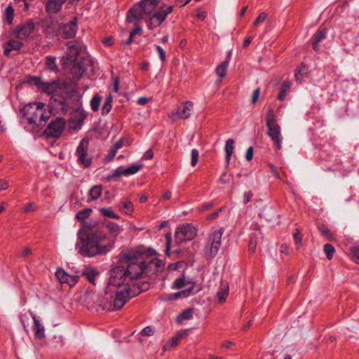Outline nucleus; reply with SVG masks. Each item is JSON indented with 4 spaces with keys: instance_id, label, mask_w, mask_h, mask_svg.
<instances>
[{
    "instance_id": "obj_14",
    "label": "nucleus",
    "mask_w": 359,
    "mask_h": 359,
    "mask_svg": "<svg viewBox=\"0 0 359 359\" xmlns=\"http://www.w3.org/2000/svg\"><path fill=\"white\" fill-rule=\"evenodd\" d=\"M267 135L271 138L278 150L282 148V140L280 126L278 124H273L266 126Z\"/></svg>"
},
{
    "instance_id": "obj_37",
    "label": "nucleus",
    "mask_w": 359,
    "mask_h": 359,
    "mask_svg": "<svg viewBox=\"0 0 359 359\" xmlns=\"http://www.w3.org/2000/svg\"><path fill=\"white\" fill-rule=\"evenodd\" d=\"M101 100L102 97L98 95H95L93 97L90 101V107L93 111H98L100 106Z\"/></svg>"
},
{
    "instance_id": "obj_36",
    "label": "nucleus",
    "mask_w": 359,
    "mask_h": 359,
    "mask_svg": "<svg viewBox=\"0 0 359 359\" xmlns=\"http://www.w3.org/2000/svg\"><path fill=\"white\" fill-rule=\"evenodd\" d=\"M32 255L31 248H22L17 251V256L20 258L27 259L30 255Z\"/></svg>"
},
{
    "instance_id": "obj_54",
    "label": "nucleus",
    "mask_w": 359,
    "mask_h": 359,
    "mask_svg": "<svg viewBox=\"0 0 359 359\" xmlns=\"http://www.w3.org/2000/svg\"><path fill=\"white\" fill-rule=\"evenodd\" d=\"M293 237L295 241V243L300 246L302 245V236L300 233L299 229H296L293 232Z\"/></svg>"
},
{
    "instance_id": "obj_11",
    "label": "nucleus",
    "mask_w": 359,
    "mask_h": 359,
    "mask_svg": "<svg viewBox=\"0 0 359 359\" xmlns=\"http://www.w3.org/2000/svg\"><path fill=\"white\" fill-rule=\"evenodd\" d=\"M35 29V24L32 20H28L25 23L20 24L16 27L13 33L15 36L20 40L27 39Z\"/></svg>"
},
{
    "instance_id": "obj_59",
    "label": "nucleus",
    "mask_w": 359,
    "mask_h": 359,
    "mask_svg": "<svg viewBox=\"0 0 359 359\" xmlns=\"http://www.w3.org/2000/svg\"><path fill=\"white\" fill-rule=\"evenodd\" d=\"M156 49L159 55L160 60L162 62L165 61L166 55L163 48L160 46H156Z\"/></svg>"
},
{
    "instance_id": "obj_21",
    "label": "nucleus",
    "mask_w": 359,
    "mask_h": 359,
    "mask_svg": "<svg viewBox=\"0 0 359 359\" xmlns=\"http://www.w3.org/2000/svg\"><path fill=\"white\" fill-rule=\"evenodd\" d=\"M31 316L34 320V336L36 339H41L45 337L44 327L41 324L39 320L36 318V315L31 312Z\"/></svg>"
},
{
    "instance_id": "obj_58",
    "label": "nucleus",
    "mask_w": 359,
    "mask_h": 359,
    "mask_svg": "<svg viewBox=\"0 0 359 359\" xmlns=\"http://www.w3.org/2000/svg\"><path fill=\"white\" fill-rule=\"evenodd\" d=\"M79 278L78 276L69 275L65 283L68 284L69 286H73L78 282Z\"/></svg>"
},
{
    "instance_id": "obj_33",
    "label": "nucleus",
    "mask_w": 359,
    "mask_h": 359,
    "mask_svg": "<svg viewBox=\"0 0 359 359\" xmlns=\"http://www.w3.org/2000/svg\"><path fill=\"white\" fill-rule=\"evenodd\" d=\"M155 260L156 258L153 257L147 261L144 260V273L148 274L150 272L155 273Z\"/></svg>"
},
{
    "instance_id": "obj_57",
    "label": "nucleus",
    "mask_w": 359,
    "mask_h": 359,
    "mask_svg": "<svg viewBox=\"0 0 359 359\" xmlns=\"http://www.w3.org/2000/svg\"><path fill=\"white\" fill-rule=\"evenodd\" d=\"M351 252L353 255L354 262L359 264V245L352 248Z\"/></svg>"
},
{
    "instance_id": "obj_35",
    "label": "nucleus",
    "mask_w": 359,
    "mask_h": 359,
    "mask_svg": "<svg viewBox=\"0 0 359 359\" xmlns=\"http://www.w3.org/2000/svg\"><path fill=\"white\" fill-rule=\"evenodd\" d=\"M111 102H112V98H111V96L109 95L105 99L104 103L102 106V115H107L109 113V111H111V109L112 108Z\"/></svg>"
},
{
    "instance_id": "obj_44",
    "label": "nucleus",
    "mask_w": 359,
    "mask_h": 359,
    "mask_svg": "<svg viewBox=\"0 0 359 359\" xmlns=\"http://www.w3.org/2000/svg\"><path fill=\"white\" fill-rule=\"evenodd\" d=\"M194 287H190L186 290L177 292L174 294V298L177 299L180 297H187L193 294Z\"/></svg>"
},
{
    "instance_id": "obj_17",
    "label": "nucleus",
    "mask_w": 359,
    "mask_h": 359,
    "mask_svg": "<svg viewBox=\"0 0 359 359\" xmlns=\"http://www.w3.org/2000/svg\"><path fill=\"white\" fill-rule=\"evenodd\" d=\"M144 13V8L142 7L140 3L134 5L128 12L127 20L132 22L134 20H139L142 18Z\"/></svg>"
},
{
    "instance_id": "obj_26",
    "label": "nucleus",
    "mask_w": 359,
    "mask_h": 359,
    "mask_svg": "<svg viewBox=\"0 0 359 359\" xmlns=\"http://www.w3.org/2000/svg\"><path fill=\"white\" fill-rule=\"evenodd\" d=\"M234 149V140L233 139H228L226 142L225 152H226V162L229 165L230 163L231 156Z\"/></svg>"
},
{
    "instance_id": "obj_61",
    "label": "nucleus",
    "mask_w": 359,
    "mask_h": 359,
    "mask_svg": "<svg viewBox=\"0 0 359 359\" xmlns=\"http://www.w3.org/2000/svg\"><path fill=\"white\" fill-rule=\"evenodd\" d=\"M163 268V262L159 259L156 258V260H155V273H157L158 271H161Z\"/></svg>"
},
{
    "instance_id": "obj_31",
    "label": "nucleus",
    "mask_w": 359,
    "mask_h": 359,
    "mask_svg": "<svg viewBox=\"0 0 359 359\" xmlns=\"http://www.w3.org/2000/svg\"><path fill=\"white\" fill-rule=\"evenodd\" d=\"M126 168L123 166L118 167L112 174L109 175L106 177V180L107 181L116 180L117 177L121 176H126Z\"/></svg>"
},
{
    "instance_id": "obj_12",
    "label": "nucleus",
    "mask_w": 359,
    "mask_h": 359,
    "mask_svg": "<svg viewBox=\"0 0 359 359\" xmlns=\"http://www.w3.org/2000/svg\"><path fill=\"white\" fill-rule=\"evenodd\" d=\"M65 126V121L62 118H56L52 121L45 130V133L48 137H59Z\"/></svg>"
},
{
    "instance_id": "obj_48",
    "label": "nucleus",
    "mask_w": 359,
    "mask_h": 359,
    "mask_svg": "<svg viewBox=\"0 0 359 359\" xmlns=\"http://www.w3.org/2000/svg\"><path fill=\"white\" fill-rule=\"evenodd\" d=\"M189 283L186 281L184 276L176 279L172 285L173 289H180L185 285H187Z\"/></svg>"
},
{
    "instance_id": "obj_42",
    "label": "nucleus",
    "mask_w": 359,
    "mask_h": 359,
    "mask_svg": "<svg viewBox=\"0 0 359 359\" xmlns=\"http://www.w3.org/2000/svg\"><path fill=\"white\" fill-rule=\"evenodd\" d=\"M14 16V11L11 4H9L5 10V17L7 22L11 25L13 22Z\"/></svg>"
},
{
    "instance_id": "obj_28",
    "label": "nucleus",
    "mask_w": 359,
    "mask_h": 359,
    "mask_svg": "<svg viewBox=\"0 0 359 359\" xmlns=\"http://www.w3.org/2000/svg\"><path fill=\"white\" fill-rule=\"evenodd\" d=\"M229 64V59L227 58L225 61L218 65L215 69L217 75L220 78H224L226 75V69Z\"/></svg>"
},
{
    "instance_id": "obj_13",
    "label": "nucleus",
    "mask_w": 359,
    "mask_h": 359,
    "mask_svg": "<svg viewBox=\"0 0 359 359\" xmlns=\"http://www.w3.org/2000/svg\"><path fill=\"white\" fill-rule=\"evenodd\" d=\"M67 45L68 50L66 55L61 58V63L64 67L75 62L81 50V47L77 44L68 43Z\"/></svg>"
},
{
    "instance_id": "obj_60",
    "label": "nucleus",
    "mask_w": 359,
    "mask_h": 359,
    "mask_svg": "<svg viewBox=\"0 0 359 359\" xmlns=\"http://www.w3.org/2000/svg\"><path fill=\"white\" fill-rule=\"evenodd\" d=\"M259 95H260V89L256 88L252 93L251 102L252 104H255L257 102V100L259 97Z\"/></svg>"
},
{
    "instance_id": "obj_23",
    "label": "nucleus",
    "mask_w": 359,
    "mask_h": 359,
    "mask_svg": "<svg viewBox=\"0 0 359 359\" xmlns=\"http://www.w3.org/2000/svg\"><path fill=\"white\" fill-rule=\"evenodd\" d=\"M229 283L222 280L219 289L217 292V297L219 302H224L229 295Z\"/></svg>"
},
{
    "instance_id": "obj_18",
    "label": "nucleus",
    "mask_w": 359,
    "mask_h": 359,
    "mask_svg": "<svg viewBox=\"0 0 359 359\" xmlns=\"http://www.w3.org/2000/svg\"><path fill=\"white\" fill-rule=\"evenodd\" d=\"M20 39H10L8 41L4 43V54L6 56H8L12 50H19L21 49L24 44Z\"/></svg>"
},
{
    "instance_id": "obj_3",
    "label": "nucleus",
    "mask_w": 359,
    "mask_h": 359,
    "mask_svg": "<svg viewBox=\"0 0 359 359\" xmlns=\"http://www.w3.org/2000/svg\"><path fill=\"white\" fill-rule=\"evenodd\" d=\"M144 256L145 253L136 249L124 251L120 254L119 262L126 266V271L131 283L144 273Z\"/></svg>"
},
{
    "instance_id": "obj_24",
    "label": "nucleus",
    "mask_w": 359,
    "mask_h": 359,
    "mask_svg": "<svg viewBox=\"0 0 359 359\" xmlns=\"http://www.w3.org/2000/svg\"><path fill=\"white\" fill-rule=\"evenodd\" d=\"M161 0H142L140 1L145 14H150L157 6Z\"/></svg>"
},
{
    "instance_id": "obj_15",
    "label": "nucleus",
    "mask_w": 359,
    "mask_h": 359,
    "mask_svg": "<svg viewBox=\"0 0 359 359\" xmlns=\"http://www.w3.org/2000/svg\"><path fill=\"white\" fill-rule=\"evenodd\" d=\"M193 105L194 104L192 102H186L185 103L179 106L175 111H173L170 114V117L172 118H188L191 115Z\"/></svg>"
},
{
    "instance_id": "obj_8",
    "label": "nucleus",
    "mask_w": 359,
    "mask_h": 359,
    "mask_svg": "<svg viewBox=\"0 0 359 359\" xmlns=\"http://www.w3.org/2000/svg\"><path fill=\"white\" fill-rule=\"evenodd\" d=\"M196 229L191 224H182L176 230L175 242L180 244L186 241H191L196 236Z\"/></svg>"
},
{
    "instance_id": "obj_19",
    "label": "nucleus",
    "mask_w": 359,
    "mask_h": 359,
    "mask_svg": "<svg viewBox=\"0 0 359 359\" xmlns=\"http://www.w3.org/2000/svg\"><path fill=\"white\" fill-rule=\"evenodd\" d=\"M187 334H188L187 330H182V331L178 332L175 337L171 338L163 345V350L167 351V350L171 349L172 348H175L176 346L178 345L180 340L184 337L187 336Z\"/></svg>"
},
{
    "instance_id": "obj_63",
    "label": "nucleus",
    "mask_w": 359,
    "mask_h": 359,
    "mask_svg": "<svg viewBox=\"0 0 359 359\" xmlns=\"http://www.w3.org/2000/svg\"><path fill=\"white\" fill-rule=\"evenodd\" d=\"M35 210V204L34 203H29L27 204L23 209V212L25 213L33 212Z\"/></svg>"
},
{
    "instance_id": "obj_49",
    "label": "nucleus",
    "mask_w": 359,
    "mask_h": 359,
    "mask_svg": "<svg viewBox=\"0 0 359 359\" xmlns=\"http://www.w3.org/2000/svg\"><path fill=\"white\" fill-rule=\"evenodd\" d=\"M323 250L326 254L327 258L329 260L332 259L334 252V248L331 244L327 243L324 245Z\"/></svg>"
},
{
    "instance_id": "obj_7",
    "label": "nucleus",
    "mask_w": 359,
    "mask_h": 359,
    "mask_svg": "<svg viewBox=\"0 0 359 359\" xmlns=\"http://www.w3.org/2000/svg\"><path fill=\"white\" fill-rule=\"evenodd\" d=\"M173 6L171 5L163 4L159 9L154 13L148 22V28L153 29L160 26L166 19L167 16L172 13Z\"/></svg>"
},
{
    "instance_id": "obj_41",
    "label": "nucleus",
    "mask_w": 359,
    "mask_h": 359,
    "mask_svg": "<svg viewBox=\"0 0 359 359\" xmlns=\"http://www.w3.org/2000/svg\"><path fill=\"white\" fill-rule=\"evenodd\" d=\"M142 32V28L139 25H137L134 29H133L130 32V35H129V37L128 39L123 42V43L125 45H129L133 41V37L134 36H135L136 34H141Z\"/></svg>"
},
{
    "instance_id": "obj_51",
    "label": "nucleus",
    "mask_w": 359,
    "mask_h": 359,
    "mask_svg": "<svg viewBox=\"0 0 359 359\" xmlns=\"http://www.w3.org/2000/svg\"><path fill=\"white\" fill-rule=\"evenodd\" d=\"M193 311L191 309L184 310L180 316L182 320H189L192 318Z\"/></svg>"
},
{
    "instance_id": "obj_50",
    "label": "nucleus",
    "mask_w": 359,
    "mask_h": 359,
    "mask_svg": "<svg viewBox=\"0 0 359 359\" xmlns=\"http://www.w3.org/2000/svg\"><path fill=\"white\" fill-rule=\"evenodd\" d=\"M319 230L321 232V233L325 236L327 239L329 240H332L333 238L332 237V233H331V231L328 229L327 227H326L325 226H322L319 228Z\"/></svg>"
},
{
    "instance_id": "obj_25",
    "label": "nucleus",
    "mask_w": 359,
    "mask_h": 359,
    "mask_svg": "<svg viewBox=\"0 0 359 359\" xmlns=\"http://www.w3.org/2000/svg\"><path fill=\"white\" fill-rule=\"evenodd\" d=\"M327 31L325 29L318 30L313 35L311 41L313 48L315 50H318L319 49L318 43L326 37Z\"/></svg>"
},
{
    "instance_id": "obj_2",
    "label": "nucleus",
    "mask_w": 359,
    "mask_h": 359,
    "mask_svg": "<svg viewBox=\"0 0 359 359\" xmlns=\"http://www.w3.org/2000/svg\"><path fill=\"white\" fill-rule=\"evenodd\" d=\"M21 122L31 126V130L38 131L46 123L50 112L45 109L43 102H35L25 105L20 110Z\"/></svg>"
},
{
    "instance_id": "obj_52",
    "label": "nucleus",
    "mask_w": 359,
    "mask_h": 359,
    "mask_svg": "<svg viewBox=\"0 0 359 359\" xmlns=\"http://www.w3.org/2000/svg\"><path fill=\"white\" fill-rule=\"evenodd\" d=\"M267 18V14L264 12L261 13L259 16L256 18L255 22H253V25L255 27L258 26L260 23L263 22L266 20Z\"/></svg>"
},
{
    "instance_id": "obj_45",
    "label": "nucleus",
    "mask_w": 359,
    "mask_h": 359,
    "mask_svg": "<svg viewBox=\"0 0 359 359\" xmlns=\"http://www.w3.org/2000/svg\"><path fill=\"white\" fill-rule=\"evenodd\" d=\"M307 72V68L306 65H301L297 72L295 73V77L297 81L301 82V80Z\"/></svg>"
},
{
    "instance_id": "obj_16",
    "label": "nucleus",
    "mask_w": 359,
    "mask_h": 359,
    "mask_svg": "<svg viewBox=\"0 0 359 359\" xmlns=\"http://www.w3.org/2000/svg\"><path fill=\"white\" fill-rule=\"evenodd\" d=\"M77 29V18L74 17L69 23L65 24L60 27V32L65 39H68L76 36Z\"/></svg>"
},
{
    "instance_id": "obj_30",
    "label": "nucleus",
    "mask_w": 359,
    "mask_h": 359,
    "mask_svg": "<svg viewBox=\"0 0 359 359\" xmlns=\"http://www.w3.org/2000/svg\"><path fill=\"white\" fill-rule=\"evenodd\" d=\"M55 57L48 55L46 57L45 65L48 70L54 72H57L58 67L55 63Z\"/></svg>"
},
{
    "instance_id": "obj_47",
    "label": "nucleus",
    "mask_w": 359,
    "mask_h": 359,
    "mask_svg": "<svg viewBox=\"0 0 359 359\" xmlns=\"http://www.w3.org/2000/svg\"><path fill=\"white\" fill-rule=\"evenodd\" d=\"M134 207L131 201H127L123 203L122 211L126 215H131L133 212Z\"/></svg>"
},
{
    "instance_id": "obj_55",
    "label": "nucleus",
    "mask_w": 359,
    "mask_h": 359,
    "mask_svg": "<svg viewBox=\"0 0 359 359\" xmlns=\"http://www.w3.org/2000/svg\"><path fill=\"white\" fill-rule=\"evenodd\" d=\"M117 153V151H116L114 149L111 148L109 151L108 154L104 158V162L106 163L111 162L115 157L116 154Z\"/></svg>"
},
{
    "instance_id": "obj_64",
    "label": "nucleus",
    "mask_w": 359,
    "mask_h": 359,
    "mask_svg": "<svg viewBox=\"0 0 359 359\" xmlns=\"http://www.w3.org/2000/svg\"><path fill=\"white\" fill-rule=\"evenodd\" d=\"M102 43L105 46H111L114 44V38L112 36H109L102 39Z\"/></svg>"
},
{
    "instance_id": "obj_29",
    "label": "nucleus",
    "mask_w": 359,
    "mask_h": 359,
    "mask_svg": "<svg viewBox=\"0 0 359 359\" xmlns=\"http://www.w3.org/2000/svg\"><path fill=\"white\" fill-rule=\"evenodd\" d=\"M98 275V272L95 269H87L83 273V276L92 284H95V277Z\"/></svg>"
},
{
    "instance_id": "obj_5",
    "label": "nucleus",
    "mask_w": 359,
    "mask_h": 359,
    "mask_svg": "<svg viewBox=\"0 0 359 359\" xmlns=\"http://www.w3.org/2000/svg\"><path fill=\"white\" fill-rule=\"evenodd\" d=\"M131 282L126 271V266L119 264L114 267L110 271L109 285L107 287H130Z\"/></svg>"
},
{
    "instance_id": "obj_46",
    "label": "nucleus",
    "mask_w": 359,
    "mask_h": 359,
    "mask_svg": "<svg viewBox=\"0 0 359 359\" xmlns=\"http://www.w3.org/2000/svg\"><path fill=\"white\" fill-rule=\"evenodd\" d=\"M55 276L61 283H65L69 274H67L63 269H57L55 272Z\"/></svg>"
},
{
    "instance_id": "obj_53",
    "label": "nucleus",
    "mask_w": 359,
    "mask_h": 359,
    "mask_svg": "<svg viewBox=\"0 0 359 359\" xmlns=\"http://www.w3.org/2000/svg\"><path fill=\"white\" fill-rule=\"evenodd\" d=\"M191 165L192 166H195L198 161V158H199V154H198V151L196 149H193L191 151Z\"/></svg>"
},
{
    "instance_id": "obj_4",
    "label": "nucleus",
    "mask_w": 359,
    "mask_h": 359,
    "mask_svg": "<svg viewBox=\"0 0 359 359\" xmlns=\"http://www.w3.org/2000/svg\"><path fill=\"white\" fill-rule=\"evenodd\" d=\"M136 293L133 291L130 287H124L114 290V288L107 287L104 299L101 304L103 309L109 311H115L121 309L126 302L135 297Z\"/></svg>"
},
{
    "instance_id": "obj_6",
    "label": "nucleus",
    "mask_w": 359,
    "mask_h": 359,
    "mask_svg": "<svg viewBox=\"0 0 359 359\" xmlns=\"http://www.w3.org/2000/svg\"><path fill=\"white\" fill-rule=\"evenodd\" d=\"M224 233L223 228L212 231L208 236L206 245L204 248V253L208 258H214L222 244V237Z\"/></svg>"
},
{
    "instance_id": "obj_1",
    "label": "nucleus",
    "mask_w": 359,
    "mask_h": 359,
    "mask_svg": "<svg viewBox=\"0 0 359 359\" xmlns=\"http://www.w3.org/2000/svg\"><path fill=\"white\" fill-rule=\"evenodd\" d=\"M108 233L101 229H91L86 232H78V241L76 248L83 257H93L99 255H105L113 248L121 227L110 222L107 224Z\"/></svg>"
},
{
    "instance_id": "obj_22",
    "label": "nucleus",
    "mask_w": 359,
    "mask_h": 359,
    "mask_svg": "<svg viewBox=\"0 0 359 359\" xmlns=\"http://www.w3.org/2000/svg\"><path fill=\"white\" fill-rule=\"evenodd\" d=\"M85 68L83 65L79 62H72V67L70 68V72L75 79H80L85 72Z\"/></svg>"
},
{
    "instance_id": "obj_20",
    "label": "nucleus",
    "mask_w": 359,
    "mask_h": 359,
    "mask_svg": "<svg viewBox=\"0 0 359 359\" xmlns=\"http://www.w3.org/2000/svg\"><path fill=\"white\" fill-rule=\"evenodd\" d=\"M67 0H49L46 5V11L48 14L57 13Z\"/></svg>"
},
{
    "instance_id": "obj_43",
    "label": "nucleus",
    "mask_w": 359,
    "mask_h": 359,
    "mask_svg": "<svg viewBox=\"0 0 359 359\" xmlns=\"http://www.w3.org/2000/svg\"><path fill=\"white\" fill-rule=\"evenodd\" d=\"M54 102V106L60 109L63 114H65L68 111L69 106L65 103L64 100H57V99H55Z\"/></svg>"
},
{
    "instance_id": "obj_38",
    "label": "nucleus",
    "mask_w": 359,
    "mask_h": 359,
    "mask_svg": "<svg viewBox=\"0 0 359 359\" xmlns=\"http://www.w3.org/2000/svg\"><path fill=\"white\" fill-rule=\"evenodd\" d=\"M100 212L104 217H107L109 218L117 219H118L120 217L116 215L112 210L110 208H102L100 209Z\"/></svg>"
},
{
    "instance_id": "obj_56",
    "label": "nucleus",
    "mask_w": 359,
    "mask_h": 359,
    "mask_svg": "<svg viewBox=\"0 0 359 359\" xmlns=\"http://www.w3.org/2000/svg\"><path fill=\"white\" fill-rule=\"evenodd\" d=\"M165 239H166V249H165V253L166 255H169V251L171 248V243H172V234L171 233H168L165 234Z\"/></svg>"
},
{
    "instance_id": "obj_10",
    "label": "nucleus",
    "mask_w": 359,
    "mask_h": 359,
    "mask_svg": "<svg viewBox=\"0 0 359 359\" xmlns=\"http://www.w3.org/2000/svg\"><path fill=\"white\" fill-rule=\"evenodd\" d=\"M29 81L36 86L41 93L48 95L53 94L60 88V82L57 80L44 82L39 77H32Z\"/></svg>"
},
{
    "instance_id": "obj_32",
    "label": "nucleus",
    "mask_w": 359,
    "mask_h": 359,
    "mask_svg": "<svg viewBox=\"0 0 359 359\" xmlns=\"http://www.w3.org/2000/svg\"><path fill=\"white\" fill-rule=\"evenodd\" d=\"M102 187L101 185H95L89 191V196L92 201L97 200L102 194Z\"/></svg>"
},
{
    "instance_id": "obj_39",
    "label": "nucleus",
    "mask_w": 359,
    "mask_h": 359,
    "mask_svg": "<svg viewBox=\"0 0 359 359\" xmlns=\"http://www.w3.org/2000/svg\"><path fill=\"white\" fill-rule=\"evenodd\" d=\"M278 123L273 111L270 108L266 114V126H271Z\"/></svg>"
},
{
    "instance_id": "obj_34",
    "label": "nucleus",
    "mask_w": 359,
    "mask_h": 359,
    "mask_svg": "<svg viewBox=\"0 0 359 359\" xmlns=\"http://www.w3.org/2000/svg\"><path fill=\"white\" fill-rule=\"evenodd\" d=\"M92 212V209L90 208H85L82 210H80L78 212V213L76 215V218L82 222L83 223L85 222V220L89 217Z\"/></svg>"
},
{
    "instance_id": "obj_27",
    "label": "nucleus",
    "mask_w": 359,
    "mask_h": 359,
    "mask_svg": "<svg viewBox=\"0 0 359 359\" xmlns=\"http://www.w3.org/2000/svg\"><path fill=\"white\" fill-rule=\"evenodd\" d=\"M291 83L290 81H284L280 86V90L278 95V99L283 101L285 99L287 93L290 91Z\"/></svg>"
},
{
    "instance_id": "obj_40",
    "label": "nucleus",
    "mask_w": 359,
    "mask_h": 359,
    "mask_svg": "<svg viewBox=\"0 0 359 359\" xmlns=\"http://www.w3.org/2000/svg\"><path fill=\"white\" fill-rule=\"evenodd\" d=\"M142 168V165L138 163H134L130 165L128 168H126V176L131 175L139 172Z\"/></svg>"
},
{
    "instance_id": "obj_62",
    "label": "nucleus",
    "mask_w": 359,
    "mask_h": 359,
    "mask_svg": "<svg viewBox=\"0 0 359 359\" xmlns=\"http://www.w3.org/2000/svg\"><path fill=\"white\" fill-rule=\"evenodd\" d=\"M253 196V194L251 191H248L244 193L243 194V203L244 204H247L248 202L250 201L252 199V197Z\"/></svg>"
},
{
    "instance_id": "obj_9",
    "label": "nucleus",
    "mask_w": 359,
    "mask_h": 359,
    "mask_svg": "<svg viewBox=\"0 0 359 359\" xmlns=\"http://www.w3.org/2000/svg\"><path fill=\"white\" fill-rule=\"evenodd\" d=\"M89 140L82 139L76 150L78 162L85 168L89 167L92 163V156L88 154Z\"/></svg>"
}]
</instances>
